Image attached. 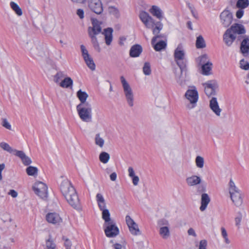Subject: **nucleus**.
<instances>
[{
    "label": "nucleus",
    "instance_id": "1",
    "mask_svg": "<svg viewBox=\"0 0 249 249\" xmlns=\"http://www.w3.org/2000/svg\"><path fill=\"white\" fill-rule=\"evenodd\" d=\"M60 189L63 196L69 204L74 209L80 207V201L74 187L68 179L63 180L60 186Z\"/></svg>",
    "mask_w": 249,
    "mask_h": 249
},
{
    "label": "nucleus",
    "instance_id": "2",
    "mask_svg": "<svg viewBox=\"0 0 249 249\" xmlns=\"http://www.w3.org/2000/svg\"><path fill=\"white\" fill-rule=\"evenodd\" d=\"M174 60L180 70V74L176 75L177 83L181 87L185 85V81L182 78V73L187 71V60L185 58V52L181 44H179L175 49L174 53Z\"/></svg>",
    "mask_w": 249,
    "mask_h": 249
},
{
    "label": "nucleus",
    "instance_id": "3",
    "mask_svg": "<svg viewBox=\"0 0 249 249\" xmlns=\"http://www.w3.org/2000/svg\"><path fill=\"white\" fill-rule=\"evenodd\" d=\"M76 109L80 118L85 122L89 123L92 121V107L90 104H79Z\"/></svg>",
    "mask_w": 249,
    "mask_h": 249
},
{
    "label": "nucleus",
    "instance_id": "4",
    "mask_svg": "<svg viewBox=\"0 0 249 249\" xmlns=\"http://www.w3.org/2000/svg\"><path fill=\"white\" fill-rule=\"evenodd\" d=\"M229 190L230 197L233 203L237 207L241 206L243 203L241 194L232 179H231L229 182Z\"/></svg>",
    "mask_w": 249,
    "mask_h": 249
},
{
    "label": "nucleus",
    "instance_id": "5",
    "mask_svg": "<svg viewBox=\"0 0 249 249\" xmlns=\"http://www.w3.org/2000/svg\"><path fill=\"white\" fill-rule=\"evenodd\" d=\"M120 80L127 102L130 107H133L134 95L132 89L123 76L120 77Z\"/></svg>",
    "mask_w": 249,
    "mask_h": 249
},
{
    "label": "nucleus",
    "instance_id": "6",
    "mask_svg": "<svg viewBox=\"0 0 249 249\" xmlns=\"http://www.w3.org/2000/svg\"><path fill=\"white\" fill-rule=\"evenodd\" d=\"M184 96L191 104V105L187 106V107L189 109L194 108L198 99V94L196 87H193L191 89H188Z\"/></svg>",
    "mask_w": 249,
    "mask_h": 249
},
{
    "label": "nucleus",
    "instance_id": "7",
    "mask_svg": "<svg viewBox=\"0 0 249 249\" xmlns=\"http://www.w3.org/2000/svg\"><path fill=\"white\" fill-rule=\"evenodd\" d=\"M33 189L36 194L41 198L43 199L47 197V186L45 183L42 182H36L33 186Z\"/></svg>",
    "mask_w": 249,
    "mask_h": 249
},
{
    "label": "nucleus",
    "instance_id": "8",
    "mask_svg": "<svg viewBox=\"0 0 249 249\" xmlns=\"http://www.w3.org/2000/svg\"><path fill=\"white\" fill-rule=\"evenodd\" d=\"M139 17L146 26L148 29L154 28V26H156L157 22L152 18L148 13L145 11H142L140 13Z\"/></svg>",
    "mask_w": 249,
    "mask_h": 249
},
{
    "label": "nucleus",
    "instance_id": "9",
    "mask_svg": "<svg viewBox=\"0 0 249 249\" xmlns=\"http://www.w3.org/2000/svg\"><path fill=\"white\" fill-rule=\"evenodd\" d=\"M220 22L225 28L228 27L232 23L233 15L227 8L225 9L220 15Z\"/></svg>",
    "mask_w": 249,
    "mask_h": 249
},
{
    "label": "nucleus",
    "instance_id": "10",
    "mask_svg": "<svg viewBox=\"0 0 249 249\" xmlns=\"http://www.w3.org/2000/svg\"><path fill=\"white\" fill-rule=\"evenodd\" d=\"M105 232L106 235L108 237H114L119 233V230L116 226L115 223L113 222H110L107 224H104Z\"/></svg>",
    "mask_w": 249,
    "mask_h": 249
},
{
    "label": "nucleus",
    "instance_id": "11",
    "mask_svg": "<svg viewBox=\"0 0 249 249\" xmlns=\"http://www.w3.org/2000/svg\"><path fill=\"white\" fill-rule=\"evenodd\" d=\"M203 86L205 89V92L208 96L216 94V90L218 88V85L215 80H210L203 83Z\"/></svg>",
    "mask_w": 249,
    "mask_h": 249
},
{
    "label": "nucleus",
    "instance_id": "12",
    "mask_svg": "<svg viewBox=\"0 0 249 249\" xmlns=\"http://www.w3.org/2000/svg\"><path fill=\"white\" fill-rule=\"evenodd\" d=\"M88 6L92 11L97 14H101L103 12V8L100 0H88Z\"/></svg>",
    "mask_w": 249,
    "mask_h": 249
},
{
    "label": "nucleus",
    "instance_id": "13",
    "mask_svg": "<svg viewBox=\"0 0 249 249\" xmlns=\"http://www.w3.org/2000/svg\"><path fill=\"white\" fill-rule=\"evenodd\" d=\"M125 221L129 228L130 232L134 235L140 234V231L138 228V225L134 221L129 215H126Z\"/></svg>",
    "mask_w": 249,
    "mask_h": 249
},
{
    "label": "nucleus",
    "instance_id": "14",
    "mask_svg": "<svg viewBox=\"0 0 249 249\" xmlns=\"http://www.w3.org/2000/svg\"><path fill=\"white\" fill-rule=\"evenodd\" d=\"M91 21L92 26L89 27L88 28V33L98 35L102 31V28L101 27V23L99 22L97 19L94 18H92Z\"/></svg>",
    "mask_w": 249,
    "mask_h": 249
},
{
    "label": "nucleus",
    "instance_id": "15",
    "mask_svg": "<svg viewBox=\"0 0 249 249\" xmlns=\"http://www.w3.org/2000/svg\"><path fill=\"white\" fill-rule=\"evenodd\" d=\"M209 107L211 109L217 116H220L222 109L219 107L216 97H212L210 100Z\"/></svg>",
    "mask_w": 249,
    "mask_h": 249
},
{
    "label": "nucleus",
    "instance_id": "16",
    "mask_svg": "<svg viewBox=\"0 0 249 249\" xmlns=\"http://www.w3.org/2000/svg\"><path fill=\"white\" fill-rule=\"evenodd\" d=\"M228 30H230L232 34H234V35L236 36L237 35L244 34L246 33V30L244 26L238 23L234 24Z\"/></svg>",
    "mask_w": 249,
    "mask_h": 249
},
{
    "label": "nucleus",
    "instance_id": "17",
    "mask_svg": "<svg viewBox=\"0 0 249 249\" xmlns=\"http://www.w3.org/2000/svg\"><path fill=\"white\" fill-rule=\"evenodd\" d=\"M163 28V24L160 21L157 22L156 26L153 29V34L155 35L151 40V44H154L156 42L157 38H161L162 36L161 35H159L160 31Z\"/></svg>",
    "mask_w": 249,
    "mask_h": 249
},
{
    "label": "nucleus",
    "instance_id": "18",
    "mask_svg": "<svg viewBox=\"0 0 249 249\" xmlns=\"http://www.w3.org/2000/svg\"><path fill=\"white\" fill-rule=\"evenodd\" d=\"M236 38V36H234V34H232L228 29L225 31L223 35V40L228 46H230Z\"/></svg>",
    "mask_w": 249,
    "mask_h": 249
},
{
    "label": "nucleus",
    "instance_id": "19",
    "mask_svg": "<svg viewBox=\"0 0 249 249\" xmlns=\"http://www.w3.org/2000/svg\"><path fill=\"white\" fill-rule=\"evenodd\" d=\"M47 221L53 224H59L61 222V218L59 215L55 213H50L46 215Z\"/></svg>",
    "mask_w": 249,
    "mask_h": 249
},
{
    "label": "nucleus",
    "instance_id": "20",
    "mask_svg": "<svg viewBox=\"0 0 249 249\" xmlns=\"http://www.w3.org/2000/svg\"><path fill=\"white\" fill-rule=\"evenodd\" d=\"M15 155L21 160L22 162L24 165L27 166L32 163L31 159L26 156L22 151L15 150Z\"/></svg>",
    "mask_w": 249,
    "mask_h": 249
},
{
    "label": "nucleus",
    "instance_id": "21",
    "mask_svg": "<svg viewBox=\"0 0 249 249\" xmlns=\"http://www.w3.org/2000/svg\"><path fill=\"white\" fill-rule=\"evenodd\" d=\"M142 51V47L139 44L133 45L130 50L129 55L132 57H136L140 56Z\"/></svg>",
    "mask_w": 249,
    "mask_h": 249
},
{
    "label": "nucleus",
    "instance_id": "22",
    "mask_svg": "<svg viewBox=\"0 0 249 249\" xmlns=\"http://www.w3.org/2000/svg\"><path fill=\"white\" fill-rule=\"evenodd\" d=\"M149 11L153 16L156 17L160 20L163 18V12L157 6L153 5Z\"/></svg>",
    "mask_w": 249,
    "mask_h": 249
},
{
    "label": "nucleus",
    "instance_id": "23",
    "mask_svg": "<svg viewBox=\"0 0 249 249\" xmlns=\"http://www.w3.org/2000/svg\"><path fill=\"white\" fill-rule=\"evenodd\" d=\"M186 181L188 185L192 186L200 184L201 179L197 176L193 175L187 178L186 179Z\"/></svg>",
    "mask_w": 249,
    "mask_h": 249
},
{
    "label": "nucleus",
    "instance_id": "24",
    "mask_svg": "<svg viewBox=\"0 0 249 249\" xmlns=\"http://www.w3.org/2000/svg\"><path fill=\"white\" fill-rule=\"evenodd\" d=\"M113 29L111 28H107L104 30L103 34L105 36L106 43L107 45H109L112 40Z\"/></svg>",
    "mask_w": 249,
    "mask_h": 249
},
{
    "label": "nucleus",
    "instance_id": "25",
    "mask_svg": "<svg viewBox=\"0 0 249 249\" xmlns=\"http://www.w3.org/2000/svg\"><path fill=\"white\" fill-rule=\"evenodd\" d=\"M240 51L244 56H247L249 52V38H246L241 43Z\"/></svg>",
    "mask_w": 249,
    "mask_h": 249
},
{
    "label": "nucleus",
    "instance_id": "26",
    "mask_svg": "<svg viewBox=\"0 0 249 249\" xmlns=\"http://www.w3.org/2000/svg\"><path fill=\"white\" fill-rule=\"evenodd\" d=\"M210 202V198L207 194H202L201 199V206L200 210L204 211L207 208L208 204Z\"/></svg>",
    "mask_w": 249,
    "mask_h": 249
},
{
    "label": "nucleus",
    "instance_id": "27",
    "mask_svg": "<svg viewBox=\"0 0 249 249\" xmlns=\"http://www.w3.org/2000/svg\"><path fill=\"white\" fill-rule=\"evenodd\" d=\"M76 95L80 101L79 104L86 105V104H89V102H86L89 95L85 91H83L80 89L77 92Z\"/></svg>",
    "mask_w": 249,
    "mask_h": 249
},
{
    "label": "nucleus",
    "instance_id": "28",
    "mask_svg": "<svg viewBox=\"0 0 249 249\" xmlns=\"http://www.w3.org/2000/svg\"><path fill=\"white\" fill-rule=\"evenodd\" d=\"M96 200L100 210L101 211L106 210L105 201L103 196L101 194L98 193L97 194Z\"/></svg>",
    "mask_w": 249,
    "mask_h": 249
},
{
    "label": "nucleus",
    "instance_id": "29",
    "mask_svg": "<svg viewBox=\"0 0 249 249\" xmlns=\"http://www.w3.org/2000/svg\"><path fill=\"white\" fill-rule=\"evenodd\" d=\"M212 63L210 61H208L205 64L202 65V74L208 75L210 74V71L212 70Z\"/></svg>",
    "mask_w": 249,
    "mask_h": 249
},
{
    "label": "nucleus",
    "instance_id": "30",
    "mask_svg": "<svg viewBox=\"0 0 249 249\" xmlns=\"http://www.w3.org/2000/svg\"><path fill=\"white\" fill-rule=\"evenodd\" d=\"M73 84V81L71 78L67 77L65 78L60 83V87L63 88H69L71 87Z\"/></svg>",
    "mask_w": 249,
    "mask_h": 249
},
{
    "label": "nucleus",
    "instance_id": "31",
    "mask_svg": "<svg viewBox=\"0 0 249 249\" xmlns=\"http://www.w3.org/2000/svg\"><path fill=\"white\" fill-rule=\"evenodd\" d=\"M89 36L91 38V41L93 45V46L94 48L97 50L98 52L100 51V48L99 46V44L98 43V42L97 41V39L96 37V36L97 35L91 34V33H88Z\"/></svg>",
    "mask_w": 249,
    "mask_h": 249
},
{
    "label": "nucleus",
    "instance_id": "32",
    "mask_svg": "<svg viewBox=\"0 0 249 249\" xmlns=\"http://www.w3.org/2000/svg\"><path fill=\"white\" fill-rule=\"evenodd\" d=\"M10 5L12 9L18 16H21L22 15L21 9L16 3L14 1H11L10 3Z\"/></svg>",
    "mask_w": 249,
    "mask_h": 249
},
{
    "label": "nucleus",
    "instance_id": "33",
    "mask_svg": "<svg viewBox=\"0 0 249 249\" xmlns=\"http://www.w3.org/2000/svg\"><path fill=\"white\" fill-rule=\"evenodd\" d=\"M196 46L197 49H202L206 47L205 40L202 36L197 37Z\"/></svg>",
    "mask_w": 249,
    "mask_h": 249
},
{
    "label": "nucleus",
    "instance_id": "34",
    "mask_svg": "<svg viewBox=\"0 0 249 249\" xmlns=\"http://www.w3.org/2000/svg\"><path fill=\"white\" fill-rule=\"evenodd\" d=\"M153 46L154 49L156 51H160L164 49L166 47V43L164 41H160L157 43H155L154 44H152Z\"/></svg>",
    "mask_w": 249,
    "mask_h": 249
},
{
    "label": "nucleus",
    "instance_id": "35",
    "mask_svg": "<svg viewBox=\"0 0 249 249\" xmlns=\"http://www.w3.org/2000/svg\"><path fill=\"white\" fill-rule=\"evenodd\" d=\"M102 211V218L105 220L104 224H107L113 221L111 220L110 213L107 209L104 210Z\"/></svg>",
    "mask_w": 249,
    "mask_h": 249
},
{
    "label": "nucleus",
    "instance_id": "36",
    "mask_svg": "<svg viewBox=\"0 0 249 249\" xmlns=\"http://www.w3.org/2000/svg\"><path fill=\"white\" fill-rule=\"evenodd\" d=\"M159 232L164 239L167 238L170 235L169 228L167 226L162 227L160 228Z\"/></svg>",
    "mask_w": 249,
    "mask_h": 249
},
{
    "label": "nucleus",
    "instance_id": "37",
    "mask_svg": "<svg viewBox=\"0 0 249 249\" xmlns=\"http://www.w3.org/2000/svg\"><path fill=\"white\" fill-rule=\"evenodd\" d=\"M85 63H86L87 66L91 70L94 71L95 69V64L93 60L92 57L89 56L86 59H84Z\"/></svg>",
    "mask_w": 249,
    "mask_h": 249
},
{
    "label": "nucleus",
    "instance_id": "38",
    "mask_svg": "<svg viewBox=\"0 0 249 249\" xmlns=\"http://www.w3.org/2000/svg\"><path fill=\"white\" fill-rule=\"evenodd\" d=\"M110 159L108 153L106 152H102L99 155V160L103 163H107Z\"/></svg>",
    "mask_w": 249,
    "mask_h": 249
},
{
    "label": "nucleus",
    "instance_id": "39",
    "mask_svg": "<svg viewBox=\"0 0 249 249\" xmlns=\"http://www.w3.org/2000/svg\"><path fill=\"white\" fill-rule=\"evenodd\" d=\"M249 5V0H238L236 3V7L241 9L248 7Z\"/></svg>",
    "mask_w": 249,
    "mask_h": 249
},
{
    "label": "nucleus",
    "instance_id": "40",
    "mask_svg": "<svg viewBox=\"0 0 249 249\" xmlns=\"http://www.w3.org/2000/svg\"><path fill=\"white\" fill-rule=\"evenodd\" d=\"M0 147L10 153L15 152V151L16 150V149H13L7 143L5 142H1L0 143Z\"/></svg>",
    "mask_w": 249,
    "mask_h": 249
},
{
    "label": "nucleus",
    "instance_id": "41",
    "mask_svg": "<svg viewBox=\"0 0 249 249\" xmlns=\"http://www.w3.org/2000/svg\"><path fill=\"white\" fill-rule=\"evenodd\" d=\"M95 143L97 145L101 148L103 147L104 145L105 141L100 137V134L99 133L96 134L95 135Z\"/></svg>",
    "mask_w": 249,
    "mask_h": 249
},
{
    "label": "nucleus",
    "instance_id": "42",
    "mask_svg": "<svg viewBox=\"0 0 249 249\" xmlns=\"http://www.w3.org/2000/svg\"><path fill=\"white\" fill-rule=\"evenodd\" d=\"M195 162L196 167L198 168L201 169L203 168L204 164V159L202 157L200 156H196L195 160Z\"/></svg>",
    "mask_w": 249,
    "mask_h": 249
},
{
    "label": "nucleus",
    "instance_id": "43",
    "mask_svg": "<svg viewBox=\"0 0 249 249\" xmlns=\"http://www.w3.org/2000/svg\"><path fill=\"white\" fill-rule=\"evenodd\" d=\"M26 173L29 176L36 175L38 172V169L36 167L30 166L26 168Z\"/></svg>",
    "mask_w": 249,
    "mask_h": 249
},
{
    "label": "nucleus",
    "instance_id": "44",
    "mask_svg": "<svg viewBox=\"0 0 249 249\" xmlns=\"http://www.w3.org/2000/svg\"><path fill=\"white\" fill-rule=\"evenodd\" d=\"M46 247L47 249H56V245L52 240L51 235L46 241Z\"/></svg>",
    "mask_w": 249,
    "mask_h": 249
},
{
    "label": "nucleus",
    "instance_id": "45",
    "mask_svg": "<svg viewBox=\"0 0 249 249\" xmlns=\"http://www.w3.org/2000/svg\"><path fill=\"white\" fill-rule=\"evenodd\" d=\"M108 12L116 18H118L120 16L118 9L114 6H109L108 7Z\"/></svg>",
    "mask_w": 249,
    "mask_h": 249
},
{
    "label": "nucleus",
    "instance_id": "46",
    "mask_svg": "<svg viewBox=\"0 0 249 249\" xmlns=\"http://www.w3.org/2000/svg\"><path fill=\"white\" fill-rule=\"evenodd\" d=\"M143 72L146 75H149L151 73V70L150 68V63L148 62H145L144 64L143 67Z\"/></svg>",
    "mask_w": 249,
    "mask_h": 249
},
{
    "label": "nucleus",
    "instance_id": "47",
    "mask_svg": "<svg viewBox=\"0 0 249 249\" xmlns=\"http://www.w3.org/2000/svg\"><path fill=\"white\" fill-rule=\"evenodd\" d=\"M242 219V214L241 212H238L235 218V225L239 229L240 228V223Z\"/></svg>",
    "mask_w": 249,
    "mask_h": 249
},
{
    "label": "nucleus",
    "instance_id": "48",
    "mask_svg": "<svg viewBox=\"0 0 249 249\" xmlns=\"http://www.w3.org/2000/svg\"><path fill=\"white\" fill-rule=\"evenodd\" d=\"M81 51L82 52V56L84 59H86V58L89 56V54L88 53V50L86 49L85 46L84 45H81L80 46Z\"/></svg>",
    "mask_w": 249,
    "mask_h": 249
},
{
    "label": "nucleus",
    "instance_id": "49",
    "mask_svg": "<svg viewBox=\"0 0 249 249\" xmlns=\"http://www.w3.org/2000/svg\"><path fill=\"white\" fill-rule=\"evenodd\" d=\"M240 68L242 69L245 70H248L249 69V63L247 61H245L244 59H242L240 62Z\"/></svg>",
    "mask_w": 249,
    "mask_h": 249
},
{
    "label": "nucleus",
    "instance_id": "50",
    "mask_svg": "<svg viewBox=\"0 0 249 249\" xmlns=\"http://www.w3.org/2000/svg\"><path fill=\"white\" fill-rule=\"evenodd\" d=\"M1 121V125L3 127L8 130H11V125L6 119L2 118Z\"/></svg>",
    "mask_w": 249,
    "mask_h": 249
},
{
    "label": "nucleus",
    "instance_id": "51",
    "mask_svg": "<svg viewBox=\"0 0 249 249\" xmlns=\"http://www.w3.org/2000/svg\"><path fill=\"white\" fill-rule=\"evenodd\" d=\"M62 239L64 241V245L66 248V249H71L72 245L71 241L65 236L62 237Z\"/></svg>",
    "mask_w": 249,
    "mask_h": 249
},
{
    "label": "nucleus",
    "instance_id": "52",
    "mask_svg": "<svg viewBox=\"0 0 249 249\" xmlns=\"http://www.w3.org/2000/svg\"><path fill=\"white\" fill-rule=\"evenodd\" d=\"M64 76V74L62 71H58L54 76V81L57 83L60 79Z\"/></svg>",
    "mask_w": 249,
    "mask_h": 249
},
{
    "label": "nucleus",
    "instance_id": "53",
    "mask_svg": "<svg viewBox=\"0 0 249 249\" xmlns=\"http://www.w3.org/2000/svg\"><path fill=\"white\" fill-rule=\"evenodd\" d=\"M207 242L206 240H202L199 242V249H206Z\"/></svg>",
    "mask_w": 249,
    "mask_h": 249
},
{
    "label": "nucleus",
    "instance_id": "54",
    "mask_svg": "<svg viewBox=\"0 0 249 249\" xmlns=\"http://www.w3.org/2000/svg\"><path fill=\"white\" fill-rule=\"evenodd\" d=\"M76 14L80 19H83L84 18V12L82 9H78L77 10Z\"/></svg>",
    "mask_w": 249,
    "mask_h": 249
},
{
    "label": "nucleus",
    "instance_id": "55",
    "mask_svg": "<svg viewBox=\"0 0 249 249\" xmlns=\"http://www.w3.org/2000/svg\"><path fill=\"white\" fill-rule=\"evenodd\" d=\"M208 56L206 54H204L202 55L200 57V62L202 64H205L206 62H207L208 61Z\"/></svg>",
    "mask_w": 249,
    "mask_h": 249
},
{
    "label": "nucleus",
    "instance_id": "56",
    "mask_svg": "<svg viewBox=\"0 0 249 249\" xmlns=\"http://www.w3.org/2000/svg\"><path fill=\"white\" fill-rule=\"evenodd\" d=\"M244 10L241 9H239L236 12V16L238 18H241L244 14Z\"/></svg>",
    "mask_w": 249,
    "mask_h": 249
},
{
    "label": "nucleus",
    "instance_id": "57",
    "mask_svg": "<svg viewBox=\"0 0 249 249\" xmlns=\"http://www.w3.org/2000/svg\"><path fill=\"white\" fill-rule=\"evenodd\" d=\"M128 172L130 177L133 178L134 176H135L134 171L132 167H129L128 168Z\"/></svg>",
    "mask_w": 249,
    "mask_h": 249
},
{
    "label": "nucleus",
    "instance_id": "58",
    "mask_svg": "<svg viewBox=\"0 0 249 249\" xmlns=\"http://www.w3.org/2000/svg\"><path fill=\"white\" fill-rule=\"evenodd\" d=\"M188 234L189 235H192L194 237H196V232H195V230L193 228H190L188 230Z\"/></svg>",
    "mask_w": 249,
    "mask_h": 249
},
{
    "label": "nucleus",
    "instance_id": "59",
    "mask_svg": "<svg viewBox=\"0 0 249 249\" xmlns=\"http://www.w3.org/2000/svg\"><path fill=\"white\" fill-rule=\"evenodd\" d=\"M132 178V182L134 185L136 186L138 185L139 181V178L138 176H134Z\"/></svg>",
    "mask_w": 249,
    "mask_h": 249
},
{
    "label": "nucleus",
    "instance_id": "60",
    "mask_svg": "<svg viewBox=\"0 0 249 249\" xmlns=\"http://www.w3.org/2000/svg\"><path fill=\"white\" fill-rule=\"evenodd\" d=\"M8 194L11 195L14 198H15L18 196V193L14 190H10Z\"/></svg>",
    "mask_w": 249,
    "mask_h": 249
},
{
    "label": "nucleus",
    "instance_id": "61",
    "mask_svg": "<svg viewBox=\"0 0 249 249\" xmlns=\"http://www.w3.org/2000/svg\"><path fill=\"white\" fill-rule=\"evenodd\" d=\"M221 234L223 238L226 237L227 236H228V234H227V231L224 227H222L221 228Z\"/></svg>",
    "mask_w": 249,
    "mask_h": 249
},
{
    "label": "nucleus",
    "instance_id": "62",
    "mask_svg": "<svg viewBox=\"0 0 249 249\" xmlns=\"http://www.w3.org/2000/svg\"><path fill=\"white\" fill-rule=\"evenodd\" d=\"M117 178V174L115 172L111 173L110 175V179L112 181H115Z\"/></svg>",
    "mask_w": 249,
    "mask_h": 249
},
{
    "label": "nucleus",
    "instance_id": "63",
    "mask_svg": "<svg viewBox=\"0 0 249 249\" xmlns=\"http://www.w3.org/2000/svg\"><path fill=\"white\" fill-rule=\"evenodd\" d=\"M113 247L114 249H123V246L118 243H115L113 245Z\"/></svg>",
    "mask_w": 249,
    "mask_h": 249
},
{
    "label": "nucleus",
    "instance_id": "64",
    "mask_svg": "<svg viewBox=\"0 0 249 249\" xmlns=\"http://www.w3.org/2000/svg\"><path fill=\"white\" fill-rule=\"evenodd\" d=\"M159 224L160 225H168V221L166 220H165V219H162L161 220H160L159 222Z\"/></svg>",
    "mask_w": 249,
    "mask_h": 249
}]
</instances>
